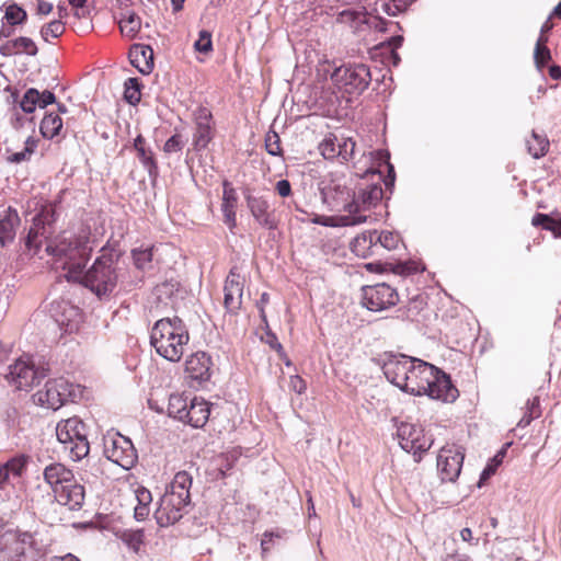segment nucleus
Segmentation results:
<instances>
[{
    "mask_svg": "<svg viewBox=\"0 0 561 561\" xmlns=\"http://www.w3.org/2000/svg\"><path fill=\"white\" fill-rule=\"evenodd\" d=\"M224 222L232 230L236 227V205L221 204Z\"/></svg>",
    "mask_w": 561,
    "mask_h": 561,
    "instance_id": "obj_52",
    "label": "nucleus"
},
{
    "mask_svg": "<svg viewBox=\"0 0 561 561\" xmlns=\"http://www.w3.org/2000/svg\"><path fill=\"white\" fill-rule=\"evenodd\" d=\"M62 121L57 114L49 113L41 122V133L44 138L51 139L58 135Z\"/></svg>",
    "mask_w": 561,
    "mask_h": 561,
    "instance_id": "obj_32",
    "label": "nucleus"
},
{
    "mask_svg": "<svg viewBox=\"0 0 561 561\" xmlns=\"http://www.w3.org/2000/svg\"><path fill=\"white\" fill-rule=\"evenodd\" d=\"M48 369L36 367L30 359L19 358L9 366L7 381L16 390H28L47 376Z\"/></svg>",
    "mask_w": 561,
    "mask_h": 561,
    "instance_id": "obj_9",
    "label": "nucleus"
},
{
    "mask_svg": "<svg viewBox=\"0 0 561 561\" xmlns=\"http://www.w3.org/2000/svg\"><path fill=\"white\" fill-rule=\"evenodd\" d=\"M264 147L271 156H279L282 153L280 142H264Z\"/></svg>",
    "mask_w": 561,
    "mask_h": 561,
    "instance_id": "obj_61",
    "label": "nucleus"
},
{
    "mask_svg": "<svg viewBox=\"0 0 561 561\" xmlns=\"http://www.w3.org/2000/svg\"><path fill=\"white\" fill-rule=\"evenodd\" d=\"M531 412H537L540 414L538 397H534L533 399L527 400L525 413Z\"/></svg>",
    "mask_w": 561,
    "mask_h": 561,
    "instance_id": "obj_60",
    "label": "nucleus"
},
{
    "mask_svg": "<svg viewBox=\"0 0 561 561\" xmlns=\"http://www.w3.org/2000/svg\"><path fill=\"white\" fill-rule=\"evenodd\" d=\"M135 496L137 500V505H144V506L150 507V504L152 502V495L148 489H146L144 486H138L135 490Z\"/></svg>",
    "mask_w": 561,
    "mask_h": 561,
    "instance_id": "obj_54",
    "label": "nucleus"
},
{
    "mask_svg": "<svg viewBox=\"0 0 561 561\" xmlns=\"http://www.w3.org/2000/svg\"><path fill=\"white\" fill-rule=\"evenodd\" d=\"M244 278L231 268L224 286V305L225 308L231 312L237 313L242 305Z\"/></svg>",
    "mask_w": 561,
    "mask_h": 561,
    "instance_id": "obj_17",
    "label": "nucleus"
},
{
    "mask_svg": "<svg viewBox=\"0 0 561 561\" xmlns=\"http://www.w3.org/2000/svg\"><path fill=\"white\" fill-rule=\"evenodd\" d=\"M318 76L323 80L329 77L333 85L348 94L360 93L370 81V72L365 65L342 66L331 71V64L323 61L319 65Z\"/></svg>",
    "mask_w": 561,
    "mask_h": 561,
    "instance_id": "obj_6",
    "label": "nucleus"
},
{
    "mask_svg": "<svg viewBox=\"0 0 561 561\" xmlns=\"http://www.w3.org/2000/svg\"><path fill=\"white\" fill-rule=\"evenodd\" d=\"M19 225L20 217L14 208L7 207L0 213V244L2 247L13 241Z\"/></svg>",
    "mask_w": 561,
    "mask_h": 561,
    "instance_id": "obj_28",
    "label": "nucleus"
},
{
    "mask_svg": "<svg viewBox=\"0 0 561 561\" xmlns=\"http://www.w3.org/2000/svg\"><path fill=\"white\" fill-rule=\"evenodd\" d=\"M209 414L210 408L208 403L195 397L191 400L182 422L196 428L203 427L208 421Z\"/></svg>",
    "mask_w": 561,
    "mask_h": 561,
    "instance_id": "obj_25",
    "label": "nucleus"
},
{
    "mask_svg": "<svg viewBox=\"0 0 561 561\" xmlns=\"http://www.w3.org/2000/svg\"><path fill=\"white\" fill-rule=\"evenodd\" d=\"M117 255L102 249V254L84 273L82 284L99 298L108 296L117 286Z\"/></svg>",
    "mask_w": 561,
    "mask_h": 561,
    "instance_id": "obj_5",
    "label": "nucleus"
},
{
    "mask_svg": "<svg viewBox=\"0 0 561 561\" xmlns=\"http://www.w3.org/2000/svg\"><path fill=\"white\" fill-rule=\"evenodd\" d=\"M75 477L72 469L62 462L54 461L45 466L43 469V480L54 493L66 484V482Z\"/></svg>",
    "mask_w": 561,
    "mask_h": 561,
    "instance_id": "obj_21",
    "label": "nucleus"
},
{
    "mask_svg": "<svg viewBox=\"0 0 561 561\" xmlns=\"http://www.w3.org/2000/svg\"><path fill=\"white\" fill-rule=\"evenodd\" d=\"M187 407L186 398L181 394H171L168 403V414L182 422Z\"/></svg>",
    "mask_w": 561,
    "mask_h": 561,
    "instance_id": "obj_36",
    "label": "nucleus"
},
{
    "mask_svg": "<svg viewBox=\"0 0 561 561\" xmlns=\"http://www.w3.org/2000/svg\"><path fill=\"white\" fill-rule=\"evenodd\" d=\"M362 304L368 310L379 312L393 307L399 301V295L390 285L381 283L362 288Z\"/></svg>",
    "mask_w": 561,
    "mask_h": 561,
    "instance_id": "obj_11",
    "label": "nucleus"
},
{
    "mask_svg": "<svg viewBox=\"0 0 561 561\" xmlns=\"http://www.w3.org/2000/svg\"><path fill=\"white\" fill-rule=\"evenodd\" d=\"M192 482L193 479L186 471L174 476L154 512V518L161 527L175 524L188 512Z\"/></svg>",
    "mask_w": 561,
    "mask_h": 561,
    "instance_id": "obj_4",
    "label": "nucleus"
},
{
    "mask_svg": "<svg viewBox=\"0 0 561 561\" xmlns=\"http://www.w3.org/2000/svg\"><path fill=\"white\" fill-rule=\"evenodd\" d=\"M72 385L65 378L50 379L44 389L34 396V402L41 407L58 410L72 397Z\"/></svg>",
    "mask_w": 561,
    "mask_h": 561,
    "instance_id": "obj_10",
    "label": "nucleus"
},
{
    "mask_svg": "<svg viewBox=\"0 0 561 561\" xmlns=\"http://www.w3.org/2000/svg\"><path fill=\"white\" fill-rule=\"evenodd\" d=\"M526 145L528 153L539 159L548 152L550 142H526Z\"/></svg>",
    "mask_w": 561,
    "mask_h": 561,
    "instance_id": "obj_50",
    "label": "nucleus"
},
{
    "mask_svg": "<svg viewBox=\"0 0 561 561\" xmlns=\"http://www.w3.org/2000/svg\"><path fill=\"white\" fill-rule=\"evenodd\" d=\"M38 48L36 43L26 36H20L10 41H7L0 46V54L4 57H11L19 54H25L28 56H36Z\"/></svg>",
    "mask_w": 561,
    "mask_h": 561,
    "instance_id": "obj_27",
    "label": "nucleus"
},
{
    "mask_svg": "<svg viewBox=\"0 0 561 561\" xmlns=\"http://www.w3.org/2000/svg\"><path fill=\"white\" fill-rule=\"evenodd\" d=\"M414 0H389L388 3H385L383 11L389 15H396L400 12H403L407 10V8L413 2Z\"/></svg>",
    "mask_w": 561,
    "mask_h": 561,
    "instance_id": "obj_48",
    "label": "nucleus"
},
{
    "mask_svg": "<svg viewBox=\"0 0 561 561\" xmlns=\"http://www.w3.org/2000/svg\"><path fill=\"white\" fill-rule=\"evenodd\" d=\"M456 541L451 539V541H445V554L443 556V561H473L468 553L459 551L455 548Z\"/></svg>",
    "mask_w": 561,
    "mask_h": 561,
    "instance_id": "obj_42",
    "label": "nucleus"
},
{
    "mask_svg": "<svg viewBox=\"0 0 561 561\" xmlns=\"http://www.w3.org/2000/svg\"><path fill=\"white\" fill-rule=\"evenodd\" d=\"M503 457V451L495 455L491 461L486 465L483 471L480 474V480L478 485L481 486L492 474L495 473L497 466L501 463Z\"/></svg>",
    "mask_w": 561,
    "mask_h": 561,
    "instance_id": "obj_46",
    "label": "nucleus"
},
{
    "mask_svg": "<svg viewBox=\"0 0 561 561\" xmlns=\"http://www.w3.org/2000/svg\"><path fill=\"white\" fill-rule=\"evenodd\" d=\"M56 436L71 460L80 461L89 455L87 425L78 416L59 421L56 425Z\"/></svg>",
    "mask_w": 561,
    "mask_h": 561,
    "instance_id": "obj_7",
    "label": "nucleus"
},
{
    "mask_svg": "<svg viewBox=\"0 0 561 561\" xmlns=\"http://www.w3.org/2000/svg\"><path fill=\"white\" fill-rule=\"evenodd\" d=\"M291 386L293 389L298 393H302L306 390L305 381L298 376L291 378Z\"/></svg>",
    "mask_w": 561,
    "mask_h": 561,
    "instance_id": "obj_62",
    "label": "nucleus"
},
{
    "mask_svg": "<svg viewBox=\"0 0 561 561\" xmlns=\"http://www.w3.org/2000/svg\"><path fill=\"white\" fill-rule=\"evenodd\" d=\"M129 59L142 75H149L153 69V50L144 44H134L129 50Z\"/></svg>",
    "mask_w": 561,
    "mask_h": 561,
    "instance_id": "obj_26",
    "label": "nucleus"
},
{
    "mask_svg": "<svg viewBox=\"0 0 561 561\" xmlns=\"http://www.w3.org/2000/svg\"><path fill=\"white\" fill-rule=\"evenodd\" d=\"M318 104L324 116L340 118L346 115L345 110L341 107L342 99L335 92H323Z\"/></svg>",
    "mask_w": 561,
    "mask_h": 561,
    "instance_id": "obj_30",
    "label": "nucleus"
},
{
    "mask_svg": "<svg viewBox=\"0 0 561 561\" xmlns=\"http://www.w3.org/2000/svg\"><path fill=\"white\" fill-rule=\"evenodd\" d=\"M412 357L405 355H390L382 365V371L386 378L404 390L409 379L410 367H412Z\"/></svg>",
    "mask_w": 561,
    "mask_h": 561,
    "instance_id": "obj_15",
    "label": "nucleus"
},
{
    "mask_svg": "<svg viewBox=\"0 0 561 561\" xmlns=\"http://www.w3.org/2000/svg\"><path fill=\"white\" fill-rule=\"evenodd\" d=\"M374 232H375L378 255L380 254L381 249H385L388 251L393 250L398 247V244L400 242L399 234H397L394 232L386 231V230L380 231V232L377 230H374Z\"/></svg>",
    "mask_w": 561,
    "mask_h": 561,
    "instance_id": "obj_35",
    "label": "nucleus"
},
{
    "mask_svg": "<svg viewBox=\"0 0 561 561\" xmlns=\"http://www.w3.org/2000/svg\"><path fill=\"white\" fill-rule=\"evenodd\" d=\"M65 32V24L60 20L51 21L41 28V36L45 42L57 38Z\"/></svg>",
    "mask_w": 561,
    "mask_h": 561,
    "instance_id": "obj_43",
    "label": "nucleus"
},
{
    "mask_svg": "<svg viewBox=\"0 0 561 561\" xmlns=\"http://www.w3.org/2000/svg\"><path fill=\"white\" fill-rule=\"evenodd\" d=\"M318 150L327 160L347 162L356 159V142H319Z\"/></svg>",
    "mask_w": 561,
    "mask_h": 561,
    "instance_id": "obj_22",
    "label": "nucleus"
},
{
    "mask_svg": "<svg viewBox=\"0 0 561 561\" xmlns=\"http://www.w3.org/2000/svg\"><path fill=\"white\" fill-rule=\"evenodd\" d=\"M53 225L46 221L45 215H36L23 239L20 265L33 257L44 260L50 256L64 270L81 273L92 252L89 237L62 233L53 238Z\"/></svg>",
    "mask_w": 561,
    "mask_h": 561,
    "instance_id": "obj_1",
    "label": "nucleus"
},
{
    "mask_svg": "<svg viewBox=\"0 0 561 561\" xmlns=\"http://www.w3.org/2000/svg\"><path fill=\"white\" fill-rule=\"evenodd\" d=\"M465 454L459 446H444L437 456V470L442 481L454 482L460 474Z\"/></svg>",
    "mask_w": 561,
    "mask_h": 561,
    "instance_id": "obj_13",
    "label": "nucleus"
},
{
    "mask_svg": "<svg viewBox=\"0 0 561 561\" xmlns=\"http://www.w3.org/2000/svg\"><path fill=\"white\" fill-rule=\"evenodd\" d=\"M38 550L32 534L21 533L15 537L11 561H38Z\"/></svg>",
    "mask_w": 561,
    "mask_h": 561,
    "instance_id": "obj_23",
    "label": "nucleus"
},
{
    "mask_svg": "<svg viewBox=\"0 0 561 561\" xmlns=\"http://www.w3.org/2000/svg\"><path fill=\"white\" fill-rule=\"evenodd\" d=\"M194 48L199 51L207 54L213 50L211 34L208 31H201L199 37L194 44Z\"/></svg>",
    "mask_w": 561,
    "mask_h": 561,
    "instance_id": "obj_49",
    "label": "nucleus"
},
{
    "mask_svg": "<svg viewBox=\"0 0 561 561\" xmlns=\"http://www.w3.org/2000/svg\"><path fill=\"white\" fill-rule=\"evenodd\" d=\"M145 142H134V148L137 151L138 158L144 163L145 168L148 170L150 176L157 175V164L152 158L151 151H148L145 148Z\"/></svg>",
    "mask_w": 561,
    "mask_h": 561,
    "instance_id": "obj_39",
    "label": "nucleus"
},
{
    "mask_svg": "<svg viewBox=\"0 0 561 561\" xmlns=\"http://www.w3.org/2000/svg\"><path fill=\"white\" fill-rule=\"evenodd\" d=\"M534 59L536 66L541 69L551 59L549 48L547 46L535 47Z\"/></svg>",
    "mask_w": 561,
    "mask_h": 561,
    "instance_id": "obj_51",
    "label": "nucleus"
},
{
    "mask_svg": "<svg viewBox=\"0 0 561 561\" xmlns=\"http://www.w3.org/2000/svg\"><path fill=\"white\" fill-rule=\"evenodd\" d=\"M4 19L10 26L22 25L27 19V13L16 3H11L5 7Z\"/></svg>",
    "mask_w": 561,
    "mask_h": 561,
    "instance_id": "obj_37",
    "label": "nucleus"
},
{
    "mask_svg": "<svg viewBox=\"0 0 561 561\" xmlns=\"http://www.w3.org/2000/svg\"><path fill=\"white\" fill-rule=\"evenodd\" d=\"M38 101H39V91L34 88H31V89L26 90V92L24 93V95L20 102V106L23 110V112L30 114V113H33L37 106L39 107Z\"/></svg>",
    "mask_w": 561,
    "mask_h": 561,
    "instance_id": "obj_41",
    "label": "nucleus"
},
{
    "mask_svg": "<svg viewBox=\"0 0 561 561\" xmlns=\"http://www.w3.org/2000/svg\"><path fill=\"white\" fill-rule=\"evenodd\" d=\"M150 514V507L144 505H136L134 516L137 520H145Z\"/></svg>",
    "mask_w": 561,
    "mask_h": 561,
    "instance_id": "obj_58",
    "label": "nucleus"
},
{
    "mask_svg": "<svg viewBox=\"0 0 561 561\" xmlns=\"http://www.w3.org/2000/svg\"><path fill=\"white\" fill-rule=\"evenodd\" d=\"M28 460L27 455L20 454L0 466V490H4L11 484V478H20L23 474Z\"/></svg>",
    "mask_w": 561,
    "mask_h": 561,
    "instance_id": "obj_24",
    "label": "nucleus"
},
{
    "mask_svg": "<svg viewBox=\"0 0 561 561\" xmlns=\"http://www.w3.org/2000/svg\"><path fill=\"white\" fill-rule=\"evenodd\" d=\"M248 208L255 221L263 228L274 230L277 227L274 210L271 209L270 203L259 196L247 195L245 196Z\"/></svg>",
    "mask_w": 561,
    "mask_h": 561,
    "instance_id": "obj_19",
    "label": "nucleus"
},
{
    "mask_svg": "<svg viewBox=\"0 0 561 561\" xmlns=\"http://www.w3.org/2000/svg\"><path fill=\"white\" fill-rule=\"evenodd\" d=\"M536 417H539V413L537 412L524 413L523 417L518 422V426L526 427Z\"/></svg>",
    "mask_w": 561,
    "mask_h": 561,
    "instance_id": "obj_63",
    "label": "nucleus"
},
{
    "mask_svg": "<svg viewBox=\"0 0 561 561\" xmlns=\"http://www.w3.org/2000/svg\"><path fill=\"white\" fill-rule=\"evenodd\" d=\"M411 365L409 379L403 391L414 396H423L430 389V379L433 378V374H438V368L414 357H412Z\"/></svg>",
    "mask_w": 561,
    "mask_h": 561,
    "instance_id": "obj_12",
    "label": "nucleus"
},
{
    "mask_svg": "<svg viewBox=\"0 0 561 561\" xmlns=\"http://www.w3.org/2000/svg\"><path fill=\"white\" fill-rule=\"evenodd\" d=\"M190 342L185 323L178 317L158 320L150 331V344L164 359L181 360Z\"/></svg>",
    "mask_w": 561,
    "mask_h": 561,
    "instance_id": "obj_3",
    "label": "nucleus"
},
{
    "mask_svg": "<svg viewBox=\"0 0 561 561\" xmlns=\"http://www.w3.org/2000/svg\"><path fill=\"white\" fill-rule=\"evenodd\" d=\"M337 21L340 23H348L351 26H356L365 22V15L354 10H343L339 13Z\"/></svg>",
    "mask_w": 561,
    "mask_h": 561,
    "instance_id": "obj_45",
    "label": "nucleus"
},
{
    "mask_svg": "<svg viewBox=\"0 0 561 561\" xmlns=\"http://www.w3.org/2000/svg\"><path fill=\"white\" fill-rule=\"evenodd\" d=\"M397 434L401 448L414 455L428 450L433 444L420 427L410 423H401Z\"/></svg>",
    "mask_w": 561,
    "mask_h": 561,
    "instance_id": "obj_14",
    "label": "nucleus"
},
{
    "mask_svg": "<svg viewBox=\"0 0 561 561\" xmlns=\"http://www.w3.org/2000/svg\"><path fill=\"white\" fill-rule=\"evenodd\" d=\"M352 252L363 259L378 255L374 230L364 231L351 243Z\"/></svg>",
    "mask_w": 561,
    "mask_h": 561,
    "instance_id": "obj_29",
    "label": "nucleus"
},
{
    "mask_svg": "<svg viewBox=\"0 0 561 561\" xmlns=\"http://www.w3.org/2000/svg\"><path fill=\"white\" fill-rule=\"evenodd\" d=\"M153 247H149L145 249H134L131 251L134 263L137 268L145 271L150 267L153 256Z\"/></svg>",
    "mask_w": 561,
    "mask_h": 561,
    "instance_id": "obj_40",
    "label": "nucleus"
},
{
    "mask_svg": "<svg viewBox=\"0 0 561 561\" xmlns=\"http://www.w3.org/2000/svg\"><path fill=\"white\" fill-rule=\"evenodd\" d=\"M278 537V535H275L274 533H264L263 538L261 540V547L263 552H266L271 549V546L273 543V538Z\"/></svg>",
    "mask_w": 561,
    "mask_h": 561,
    "instance_id": "obj_59",
    "label": "nucleus"
},
{
    "mask_svg": "<svg viewBox=\"0 0 561 561\" xmlns=\"http://www.w3.org/2000/svg\"><path fill=\"white\" fill-rule=\"evenodd\" d=\"M430 383V389L425 394L432 399L454 402L459 396L458 389L453 385L450 377L440 369H438V374H433Z\"/></svg>",
    "mask_w": 561,
    "mask_h": 561,
    "instance_id": "obj_18",
    "label": "nucleus"
},
{
    "mask_svg": "<svg viewBox=\"0 0 561 561\" xmlns=\"http://www.w3.org/2000/svg\"><path fill=\"white\" fill-rule=\"evenodd\" d=\"M276 192L282 197H287L291 193L290 183L287 180H280L276 183Z\"/></svg>",
    "mask_w": 561,
    "mask_h": 561,
    "instance_id": "obj_56",
    "label": "nucleus"
},
{
    "mask_svg": "<svg viewBox=\"0 0 561 561\" xmlns=\"http://www.w3.org/2000/svg\"><path fill=\"white\" fill-rule=\"evenodd\" d=\"M56 101V98H55V94L48 90H45L43 91L42 93L39 92V107H45L49 104H53L55 103Z\"/></svg>",
    "mask_w": 561,
    "mask_h": 561,
    "instance_id": "obj_57",
    "label": "nucleus"
},
{
    "mask_svg": "<svg viewBox=\"0 0 561 561\" xmlns=\"http://www.w3.org/2000/svg\"><path fill=\"white\" fill-rule=\"evenodd\" d=\"M53 495L58 504L67 506L70 511H80L85 501V486L75 476Z\"/></svg>",
    "mask_w": 561,
    "mask_h": 561,
    "instance_id": "obj_16",
    "label": "nucleus"
},
{
    "mask_svg": "<svg viewBox=\"0 0 561 561\" xmlns=\"http://www.w3.org/2000/svg\"><path fill=\"white\" fill-rule=\"evenodd\" d=\"M25 146L20 151H12L10 149L5 152V159L10 163H21L30 160L36 148V142H24Z\"/></svg>",
    "mask_w": 561,
    "mask_h": 561,
    "instance_id": "obj_38",
    "label": "nucleus"
},
{
    "mask_svg": "<svg viewBox=\"0 0 561 561\" xmlns=\"http://www.w3.org/2000/svg\"><path fill=\"white\" fill-rule=\"evenodd\" d=\"M53 11V4L50 2L41 1L37 7L38 14L47 15Z\"/></svg>",
    "mask_w": 561,
    "mask_h": 561,
    "instance_id": "obj_64",
    "label": "nucleus"
},
{
    "mask_svg": "<svg viewBox=\"0 0 561 561\" xmlns=\"http://www.w3.org/2000/svg\"><path fill=\"white\" fill-rule=\"evenodd\" d=\"M362 159L373 162L365 174L373 176L378 175V182L360 183L353 193L345 186L335 187L336 195L334 199L336 206L347 213V215L337 218L339 225L341 226H356L366 222L367 216L360 213L376 207L381 202L383 197V191L380 185L382 179L381 167H385L388 171V175L383 180L386 187H392L394 185V169L390 163V153L387 150L370 151L368 156L363 152Z\"/></svg>",
    "mask_w": 561,
    "mask_h": 561,
    "instance_id": "obj_2",
    "label": "nucleus"
},
{
    "mask_svg": "<svg viewBox=\"0 0 561 561\" xmlns=\"http://www.w3.org/2000/svg\"><path fill=\"white\" fill-rule=\"evenodd\" d=\"M64 311L68 312L69 314H79L78 308L70 305V302L67 300L59 299V300H54L50 302V307H49L50 314H54V312L61 314Z\"/></svg>",
    "mask_w": 561,
    "mask_h": 561,
    "instance_id": "obj_47",
    "label": "nucleus"
},
{
    "mask_svg": "<svg viewBox=\"0 0 561 561\" xmlns=\"http://www.w3.org/2000/svg\"><path fill=\"white\" fill-rule=\"evenodd\" d=\"M141 27L140 18L134 13L129 12L126 16L119 20V30L122 34L128 38H134Z\"/></svg>",
    "mask_w": 561,
    "mask_h": 561,
    "instance_id": "obj_33",
    "label": "nucleus"
},
{
    "mask_svg": "<svg viewBox=\"0 0 561 561\" xmlns=\"http://www.w3.org/2000/svg\"><path fill=\"white\" fill-rule=\"evenodd\" d=\"M531 224L535 227H542L545 230L551 231L554 237H561V217L559 219H554L546 214H536Z\"/></svg>",
    "mask_w": 561,
    "mask_h": 561,
    "instance_id": "obj_34",
    "label": "nucleus"
},
{
    "mask_svg": "<svg viewBox=\"0 0 561 561\" xmlns=\"http://www.w3.org/2000/svg\"><path fill=\"white\" fill-rule=\"evenodd\" d=\"M211 366V357L207 353L196 352L187 357L185 373L191 379L203 382L209 380Z\"/></svg>",
    "mask_w": 561,
    "mask_h": 561,
    "instance_id": "obj_20",
    "label": "nucleus"
},
{
    "mask_svg": "<svg viewBox=\"0 0 561 561\" xmlns=\"http://www.w3.org/2000/svg\"><path fill=\"white\" fill-rule=\"evenodd\" d=\"M224 192H222V204H237V193L236 190L232 187L231 183L229 181H224L222 183Z\"/></svg>",
    "mask_w": 561,
    "mask_h": 561,
    "instance_id": "obj_53",
    "label": "nucleus"
},
{
    "mask_svg": "<svg viewBox=\"0 0 561 561\" xmlns=\"http://www.w3.org/2000/svg\"><path fill=\"white\" fill-rule=\"evenodd\" d=\"M124 98L130 104H136L140 101V84L136 78L126 80Z\"/></svg>",
    "mask_w": 561,
    "mask_h": 561,
    "instance_id": "obj_44",
    "label": "nucleus"
},
{
    "mask_svg": "<svg viewBox=\"0 0 561 561\" xmlns=\"http://www.w3.org/2000/svg\"><path fill=\"white\" fill-rule=\"evenodd\" d=\"M50 316L58 325L69 327L70 323L73 321V319L76 317H78L79 314H69L68 312L64 311L61 314L54 312V314H50Z\"/></svg>",
    "mask_w": 561,
    "mask_h": 561,
    "instance_id": "obj_55",
    "label": "nucleus"
},
{
    "mask_svg": "<svg viewBox=\"0 0 561 561\" xmlns=\"http://www.w3.org/2000/svg\"><path fill=\"white\" fill-rule=\"evenodd\" d=\"M196 134L195 140H211V114L207 108H198L195 112Z\"/></svg>",
    "mask_w": 561,
    "mask_h": 561,
    "instance_id": "obj_31",
    "label": "nucleus"
},
{
    "mask_svg": "<svg viewBox=\"0 0 561 561\" xmlns=\"http://www.w3.org/2000/svg\"><path fill=\"white\" fill-rule=\"evenodd\" d=\"M104 456L123 469H131L138 459L131 440L119 433H107L103 438Z\"/></svg>",
    "mask_w": 561,
    "mask_h": 561,
    "instance_id": "obj_8",
    "label": "nucleus"
}]
</instances>
